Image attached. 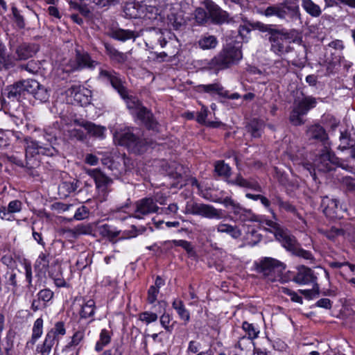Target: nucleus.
Masks as SVG:
<instances>
[{
    "label": "nucleus",
    "mask_w": 355,
    "mask_h": 355,
    "mask_svg": "<svg viewBox=\"0 0 355 355\" xmlns=\"http://www.w3.org/2000/svg\"><path fill=\"white\" fill-rule=\"evenodd\" d=\"M243 58L242 51L239 47L228 44L217 55L206 62V68L217 74L220 71L237 64Z\"/></svg>",
    "instance_id": "obj_1"
},
{
    "label": "nucleus",
    "mask_w": 355,
    "mask_h": 355,
    "mask_svg": "<svg viewBox=\"0 0 355 355\" xmlns=\"http://www.w3.org/2000/svg\"><path fill=\"white\" fill-rule=\"evenodd\" d=\"M338 164V159L331 150L330 143L326 142L313 159V164L305 162L303 164V167L309 171L315 179V170L325 173L333 170Z\"/></svg>",
    "instance_id": "obj_2"
},
{
    "label": "nucleus",
    "mask_w": 355,
    "mask_h": 355,
    "mask_svg": "<svg viewBox=\"0 0 355 355\" xmlns=\"http://www.w3.org/2000/svg\"><path fill=\"white\" fill-rule=\"evenodd\" d=\"M285 268L284 263L271 257H264L256 263L257 271L271 282H282Z\"/></svg>",
    "instance_id": "obj_3"
},
{
    "label": "nucleus",
    "mask_w": 355,
    "mask_h": 355,
    "mask_svg": "<svg viewBox=\"0 0 355 355\" xmlns=\"http://www.w3.org/2000/svg\"><path fill=\"white\" fill-rule=\"evenodd\" d=\"M119 144L124 146L135 154H141L147 149V141L139 135L138 129L128 128L118 135Z\"/></svg>",
    "instance_id": "obj_4"
},
{
    "label": "nucleus",
    "mask_w": 355,
    "mask_h": 355,
    "mask_svg": "<svg viewBox=\"0 0 355 355\" xmlns=\"http://www.w3.org/2000/svg\"><path fill=\"white\" fill-rule=\"evenodd\" d=\"M262 13L266 17L275 16L286 21H295L300 18L299 7L287 1L268 6Z\"/></svg>",
    "instance_id": "obj_5"
},
{
    "label": "nucleus",
    "mask_w": 355,
    "mask_h": 355,
    "mask_svg": "<svg viewBox=\"0 0 355 355\" xmlns=\"http://www.w3.org/2000/svg\"><path fill=\"white\" fill-rule=\"evenodd\" d=\"M125 101L127 107L132 110L138 119H139L148 129L155 130L157 129L158 123L154 118L152 112L146 107L141 105L140 102L133 97H130L127 93V97L122 98Z\"/></svg>",
    "instance_id": "obj_6"
},
{
    "label": "nucleus",
    "mask_w": 355,
    "mask_h": 355,
    "mask_svg": "<svg viewBox=\"0 0 355 355\" xmlns=\"http://www.w3.org/2000/svg\"><path fill=\"white\" fill-rule=\"evenodd\" d=\"M18 38L12 35L9 37L8 46L12 52L10 58L13 61V67L17 61L26 60L32 58L37 51V47L33 44L22 43L17 45Z\"/></svg>",
    "instance_id": "obj_7"
},
{
    "label": "nucleus",
    "mask_w": 355,
    "mask_h": 355,
    "mask_svg": "<svg viewBox=\"0 0 355 355\" xmlns=\"http://www.w3.org/2000/svg\"><path fill=\"white\" fill-rule=\"evenodd\" d=\"M215 202L223 205L226 209H230V212L234 215V221L245 223L257 220V216L251 209L243 207L231 197L227 196L224 198H219Z\"/></svg>",
    "instance_id": "obj_8"
},
{
    "label": "nucleus",
    "mask_w": 355,
    "mask_h": 355,
    "mask_svg": "<svg viewBox=\"0 0 355 355\" xmlns=\"http://www.w3.org/2000/svg\"><path fill=\"white\" fill-rule=\"evenodd\" d=\"M275 236L277 239L282 243V246L293 254L306 260L313 259L311 252L302 249L295 236L282 230L277 232Z\"/></svg>",
    "instance_id": "obj_9"
},
{
    "label": "nucleus",
    "mask_w": 355,
    "mask_h": 355,
    "mask_svg": "<svg viewBox=\"0 0 355 355\" xmlns=\"http://www.w3.org/2000/svg\"><path fill=\"white\" fill-rule=\"evenodd\" d=\"M185 209L187 214L198 215L209 219L220 220L225 217L223 210L216 209L208 204L187 202Z\"/></svg>",
    "instance_id": "obj_10"
},
{
    "label": "nucleus",
    "mask_w": 355,
    "mask_h": 355,
    "mask_svg": "<svg viewBox=\"0 0 355 355\" xmlns=\"http://www.w3.org/2000/svg\"><path fill=\"white\" fill-rule=\"evenodd\" d=\"M98 80L110 83L121 98L127 97V89L120 74L112 69H99Z\"/></svg>",
    "instance_id": "obj_11"
},
{
    "label": "nucleus",
    "mask_w": 355,
    "mask_h": 355,
    "mask_svg": "<svg viewBox=\"0 0 355 355\" xmlns=\"http://www.w3.org/2000/svg\"><path fill=\"white\" fill-rule=\"evenodd\" d=\"M26 143V157L28 156L34 157L36 155H44L46 156H53L58 153L55 146H45L42 141H35L30 137L24 139Z\"/></svg>",
    "instance_id": "obj_12"
},
{
    "label": "nucleus",
    "mask_w": 355,
    "mask_h": 355,
    "mask_svg": "<svg viewBox=\"0 0 355 355\" xmlns=\"http://www.w3.org/2000/svg\"><path fill=\"white\" fill-rule=\"evenodd\" d=\"M76 56L73 60L69 62L68 66L70 68L69 71H81L85 69H94L98 64L94 60H92L87 52L76 51Z\"/></svg>",
    "instance_id": "obj_13"
},
{
    "label": "nucleus",
    "mask_w": 355,
    "mask_h": 355,
    "mask_svg": "<svg viewBox=\"0 0 355 355\" xmlns=\"http://www.w3.org/2000/svg\"><path fill=\"white\" fill-rule=\"evenodd\" d=\"M288 38V34L282 30L277 29L273 32V34L268 37L270 43V51L279 56L289 52L290 46L286 44V40Z\"/></svg>",
    "instance_id": "obj_14"
},
{
    "label": "nucleus",
    "mask_w": 355,
    "mask_h": 355,
    "mask_svg": "<svg viewBox=\"0 0 355 355\" xmlns=\"http://www.w3.org/2000/svg\"><path fill=\"white\" fill-rule=\"evenodd\" d=\"M159 207L155 204L150 197H146L135 202V209L132 216L137 219H141L144 216L157 213Z\"/></svg>",
    "instance_id": "obj_15"
},
{
    "label": "nucleus",
    "mask_w": 355,
    "mask_h": 355,
    "mask_svg": "<svg viewBox=\"0 0 355 355\" xmlns=\"http://www.w3.org/2000/svg\"><path fill=\"white\" fill-rule=\"evenodd\" d=\"M86 173L94 179L98 192L103 196H106L110 191V187L113 182L112 179L98 168L87 169Z\"/></svg>",
    "instance_id": "obj_16"
},
{
    "label": "nucleus",
    "mask_w": 355,
    "mask_h": 355,
    "mask_svg": "<svg viewBox=\"0 0 355 355\" xmlns=\"http://www.w3.org/2000/svg\"><path fill=\"white\" fill-rule=\"evenodd\" d=\"M205 7L209 12V19L215 24H222L228 21V13L222 10L212 1L207 0L205 3Z\"/></svg>",
    "instance_id": "obj_17"
},
{
    "label": "nucleus",
    "mask_w": 355,
    "mask_h": 355,
    "mask_svg": "<svg viewBox=\"0 0 355 355\" xmlns=\"http://www.w3.org/2000/svg\"><path fill=\"white\" fill-rule=\"evenodd\" d=\"M321 207L324 214L331 218L340 217V214L342 212V207L336 198H330L328 196L323 197Z\"/></svg>",
    "instance_id": "obj_18"
},
{
    "label": "nucleus",
    "mask_w": 355,
    "mask_h": 355,
    "mask_svg": "<svg viewBox=\"0 0 355 355\" xmlns=\"http://www.w3.org/2000/svg\"><path fill=\"white\" fill-rule=\"evenodd\" d=\"M317 277L313 271L308 267L302 266L297 268L296 275L293 277V281L300 285L316 284Z\"/></svg>",
    "instance_id": "obj_19"
},
{
    "label": "nucleus",
    "mask_w": 355,
    "mask_h": 355,
    "mask_svg": "<svg viewBox=\"0 0 355 355\" xmlns=\"http://www.w3.org/2000/svg\"><path fill=\"white\" fill-rule=\"evenodd\" d=\"M23 207V203L21 200H13L10 201L8 206H1L0 207V218L3 220L12 221L15 220L14 214L19 213Z\"/></svg>",
    "instance_id": "obj_20"
},
{
    "label": "nucleus",
    "mask_w": 355,
    "mask_h": 355,
    "mask_svg": "<svg viewBox=\"0 0 355 355\" xmlns=\"http://www.w3.org/2000/svg\"><path fill=\"white\" fill-rule=\"evenodd\" d=\"M74 123L80 127L83 128L87 131V134L92 137L100 139H103L105 137V132L106 131V128L104 126L96 125L92 122L87 121H80L78 120H75Z\"/></svg>",
    "instance_id": "obj_21"
},
{
    "label": "nucleus",
    "mask_w": 355,
    "mask_h": 355,
    "mask_svg": "<svg viewBox=\"0 0 355 355\" xmlns=\"http://www.w3.org/2000/svg\"><path fill=\"white\" fill-rule=\"evenodd\" d=\"M307 135L310 138L319 140L322 146H324V143L329 142L324 129L320 125H311L307 130Z\"/></svg>",
    "instance_id": "obj_22"
},
{
    "label": "nucleus",
    "mask_w": 355,
    "mask_h": 355,
    "mask_svg": "<svg viewBox=\"0 0 355 355\" xmlns=\"http://www.w3.org/2000/svg\"><path fill=\"white\" fill-rule=\"evenodd\" d=\"M316 103L317 101L315 98L312 96H305L301 100H295L294 105L297 107L302 114L305 115L311 109L315 107Z\"/></svg>",
    "instance_id": "obj_23"
},
{
    "label": "nucleus",
    "mask_w": 355,
    "mask_h": 355,
    "mask_svg": "<svg viewBox=\"0 0 355 355\" xmlns=\"http://www.w3.org/2000/svg\"><path fill=\"white\" fill-rule=\"evenodd\" d=\"M216 230L218 232L229 234L232 238L234 239H237L241 236V231L236 225H232L228 223H220L217 225Z\"/></svg>",
    "instance_id": "obj_24"
},
{
    "label": "nucleus",
    "mask_w": 355,
    "mask_h": 355,
    "mask_svg": "<svg viewBox=\"0 0 355 355\" xmlns=\"http://www.w3.org/2000/svg\"><path fill=\"white\" fill-rule=\"evenodd\" d=\"M43 323L44 321L42 318H39L35 321L32 329L31 338L26 343L27 347H33L42 336L43 334Z\"/></svg>",
    "instance_id": "obj_25"
},
{
    "label": "nucleus",
    "mask_w": 355,
    "mask_h": 355,
    "mask_svg": "<svg viewBox=\"0 0 355 355\" xmlns=\"http://www.w3.org/2000/svg\"><path fill=\"white\" fill-rule=\"evenodd\" d=\"M104 45L106 53L112 62L118 64H123L126 61L127 56L125 53L119 51L117 49L107 43H105Z\"/></svg>",
    "instance_id": "obj_26"
},
{
    "label": "nucleus",
    "mask_w": 355,
    "mask_h": 355,
    "mask_svg": "<svg viewBox=\"0 0 355 355\" xmlns=\"http://www.w3.org/2000/svg\"><path fill=\"white\" fill-rule=\"evenodd\" d=\"M80 184V181L76 180H73L72 182H63L58 187L59 193L64 197H67L70 193L75 192Z\"/></svg>",
    "instance_id": "obj_27"
},
{
    "label": "nucleus",
    "mask_w": 355,
    "mask_h": 355,
    "mask_svg": "<svg viewBox=\"0 0 355 355\" xmlns=\"http://www.w3.org/2000/svg\"><path fill=\"white\" fill-rule=\"evenodd\" d=\"M98 233L103 237L112 240L117 237L121 231L108 224H103L98 227Z\"/></svg>",
    "instance_id": "obj_28"
},
{
    "label": "nucleus",
    "mask_w": 355,
    "mask_h": 355,
    "mask_svg": "<svg viewBox=\"0 0 355 355\" xmlns=\"http://www.w3.org/2000/svg\"><path fill=\"white\" fill-rule=\"evenodd\" d=\"M200 88L202 91L209 94H217L221 96H227V91L225 90L223 86L218 83L208 85H201Z\"/></svg>",
    "instance_id": "obj_29"
},
{
    "label": "nucleus",
    "mask_w": 355,
    "mask_h": 355,
    "mask_svg": "<svg viewBox=\"0 0 355 355\" xmlns=\"http://www.w3.org/2000/svg\"><path fill=\"white\" fill-rule=\"evenodd\" d=\"M302 7L311 17H318L322 13L320 7L312 0H302Z\"/></svg>",
    "instance_id": "obj_30"
},
{
    "label": "nucleus",
    "mask_w": 355,
    "mask_h": 355,
    "mask_svg": "<svg viewBox=\"0 0 355 355\" xmlns=\"http://www.w3.org/2000/svg\"><path fill=\"white\" fill-rule=\"evenodd\" d=\"M172 306L176 311L180 319L185 322V324L190 320L189 311L186 309L182 300H175L173 302Z\"/></svg>",
    "instance_id": "obj_31"
},
{
    "label": "nucleus",
    "mask_w": 355,
    "mask_h": 355,
    "mask_svg": "<svg viewBox=\"0 0 355 355\" xmlns=\"http://www.w3.org/2000/svg\"><path fill=\"white\" fill-rule=\"evenodd\" d=\"M111 36L112 38L121 42H125L130 39L135 40L137 37V35L134 31L122 28L113 31Z\"/></svg>",
    "instance_id": "obj_32"
},
{
    "label": "nucleus",
    "mask_w": 355,
    "mask_h": 355,
    "mask_svg": "<svg viewBox=\"0 0 355 355\" xmlns=\"http://www.w3.org/2000/svg\"><path fill=\"white\" fill-rule=\"evenodd\" d=\"M198 45L203 50L213 49L218 45V40L214 35H205L199 40Z\"/></svg>",
    "instance_id": "obj_33"
},
{
    "label": "nucleus",
    "mask_w": 355,
    "mask_h": 355,
    "mask_svg": "<svg viewBox=\"0 0 355 355\" xmlns=\"http://www.w3.org/2000/svg\"><path fill=\"white\" fill-rule=\"evenodd\" d=\"M96 309L95 302L93 300H89L85 302L80 311V316L81 318H89L94 316Z\"/></svg>",
    "instance_id": "obj_34"
},
{
    "label": "nucleus",
    "mask_w": 355,
    "mask_h": 355,
    "mask_svg": "<svg viewBox=\"0 0 355 355\" xmlns=\"http://www.w3.org/2000/svg\"><path fill=\"white\" fill-rule=\"evenodd\" d=\"M51 336H45L44 340L42 345H38L36 347V351L40 355H49L53 346L54 345L55 341L53 340V338L51 337Z\"/></svg>",
    "instance_id": "obj_35"
},
{
    "label": "nucleus",
    "mask_w": 355,
    "mask_h": 355,
    "mask_svg": "<svg viewBox=\"0 0 355 355\" xmlns=\"http://www.w3.org/2000/svg\"><path fill=\"white\" fill-rule=\"evenodd\" d=\"M247 128L252 137L259 138L261 137L263 131V123L261 121L253 119L248 123Z\"/></svg>",
    "instance_id": "obj_36"
},
{
    "label": "nucleus",
    "mask_w": 355,
    "mask_h": 355,
    "mask_svg": "<svg viewBox=\"0 0 355 355\" xmlns=\"http://www.w3.org/2000/svg\"><path fill=\"white\" fill-rule=\"evenodd\" d=\"M7 96L9 98L13 100L16 99L19 101L21 96H24L22 86L21 85V81L17 82L16 83L8 87Z\"/></svg>",
    "instance_id": "obj_37"
},
{
    "label": "nucleus",
    "mask_w": 355,
    "mask_h": 355,
    "mask_svg": "<svg viewBox=\"0 0 355 355\" xmlns=\"http://www.w3.org/2000/svg\"><path fill=\"white\" fill-rule=\"evenodd\" d=\"M6 48L4 44L0 40V65L5 69L13 68V61L10 55L6 54Z\"/></svg>",
    "instance_id": "obj_38"
},
{
    "label": "nucleus",
    "mask_w": 355,
    "mask_h": 355,
    "mask_svg": "<svg viewBox=\"0 0 355 355\" xmlns=\"http://www.w3.org/2000/svg\"><path fill=\"white\" fill-rule=\"evenodd\" d=\"M168 24L174 30H179L184 25V19L181 13H171L168 16Z\"/></svg>",
    "instance_id": "obj_39"
},
{
    "label": "nucleus",
    "mask_w": 355,
    "mask_h": 355,
    "mask_svg": "<svg viewBox=\"0 0 355 355\" xmlns=\"http://www.w3.org/2000/svg\"><path fill=\"white\" fill-rule=\"evenodd\" d=\"M67 232L69 233L73 238H78L81 235L91 234L92 228L88 225L79 224L73 229L68 230Z\"/></svg>",
    "instance_id": "obj_40"
},
{
    "label": "nucleus",
    "mask_w": 355,
    "mask_h": 355,
    "mask_svg": "<svg viewBox=\"0 0 355 355\" xmlns=\"http://www.w3.org/2000/svg\"><path fill=\"white\" fill-rule=\"evenodd\" d=\"M243 329L248 334V337L243 336L241 340H252L259 336V331L255 327L248 322H243L242 324Z\"/></svg>",
    "instance_id": "obj_41"
},
{
    "label": "nucleus",
    "mask_w": 355,
    "mask_h": 355,
    "mask_svg": "<svg viewBox=\"0 0 355 355\" xmlns=\"http://www.w3.org/2000/svg\"><path fill=\"white\" fill-rule=\"evenodd\" d=\"M39 83L33 79L21 80V85L23 88L24 96L26 94L33 95L34 92L39 87Z\"/></svg>",
    "instance_id": "obj_42"
},
{
    "label": "nucleus",
    "mask_w": 355,
    "mask_h": 355,
    "mask_svg": "<svg viewBox=\"0 0 355 355\" xmlns=\"http://www.w3.org/2000/svg\"><path fill=\"white\" fill-rule=\"evenodd\" d=\"M49 266V254L40 253L35 263V268L39 271H46Z\"/></svg>",
    "instance_id": "obj_43"
},
{
    "label": "nucleus",
    "mask_w": 355,
    "mask_h": 355,
    "mask_svg": "<svg viewBox=\"0 0 355 355\" xmlns=\"http://www.w3.org/2000/svg\"><path fill=\"white\" fill-rule=\"evenodd\" d=\"M66 334V329L63 322H58L55 324L53 329L49 331L46 336H51L53 340L56 341L59 336H64Z\"/></svg>",
    "instance_id": "obj_44"
},
{
    "label": "nucleus",
    "mask_w": 355,
    "mask_h": 355,
    "mask_svg": "<svg viewBox=\"0 0 355 355\" xmlns=\"http://www.w3.org/2000/svg\"><path fill=\"white\" fill-rule=\"evenodd\" d=\"M53 296L54 293L49 288L42 289L37 294V297H38L46 306L49 304L52 303Z\"/></svg>",
    "instance_id": "obj_45"
},
{
    "label": "nucleus",
    "mask_w": 355,
    "mask_h": 355,
    "mask_svg": "<svg viewBox=\"0 0 355 355\" xmlns=\"http://www.w3.org/2000/svg\"><path fill=\"white\" fill-rule=\"evenodd\" d=\"M68 135L71 140L84 142L87 139V134L80 128H73L69 129Z\"/></svg>",
    "instance_id": "obj_46"
},
{
    "label": "nucleus",
    "mask_w": 355,
    "mask_h": 355,
    "mask_svg": "<svg viewBox=\"0 0 355 355\" xmlns=\"http://www.w3.org/2000/svg\"><path fill=\"white\" fill-rule=\"evenodd\" d=\"M215 171L220 176L230 177L231 175V168L224 161L216 162Z\"/></svg>",
    "instance_id": "obj_47"
},
{
    "label": "nucleus",
    "mask_w": 355,
    "mask_h": 355,
    "mask_svg": "<svg viewBox=\"0 0 355 355\" xmlns=\"http://www.w3.org/2000/svg\"><path fill=\"white\" fill-rule=\"evenodd\" d=\"M303 114L293 105V108L290 114L289 120L294 125H300L304 123L302 119Z\"/></svg>",
    "instance_id": "obj_48"
},
{
    "label": "nucleus",
    "mask_w": 355,
    "mask_h": 355,
    "mask_svg": "<svg viewBox=\"0 0 355 355\" xmlns=\"http://www.w3.org/2000/svg\"><path fill=\"white\" fill-rule=\"evenodd\" d=\"M15 135L12 130L0 131V148L8 147Z\"/></svg>",
    "instance_id": "obj_49"
},
{
    "label": "nucleus",
    "mask_w": 355,
    "mask_h": 355,
    "mask_svg": "<svg viewBox=\"0 0 355 355\" xmlns=\"http://www.w3.org/2000/svg\"><path fill=\"white\" fill-rule=\"evenodd\" d=\"M43 137L49 142L48 144H44L45 146H54L57 141L56 130L51 128L44 129Z\"/></svg>",
    "instance_id": "obj_50"
},
{
    "label": "nucleus",
    "mask_w": 355,
    "mask_h": 355,
    "mask_svg": "<svg viewBox=\"0 0 355 355\" xmlns=\"http://www.w3.org/2000/svg\"><path fill=\"white\" fill-rule=\"evenodd\" d=\"M195 19L198 24H203L208 21L209 19V12L202 8H198L195 10Z\"/></svg>",
    "instance_id": "obj_51"
},
{
    "label": "nucleus",
    "mask_w": 355,
    "mask_h": 355,
    "mask_svg": "<svg viewBox=\"0 0 355 355\" xmlns=\"http://www.w3.org/2000/svg\"><path fill=\"white\" fill-rule=\"evenodd\" d=\"M34 98L40 102H46L49 97V91L42 85L39 84V87L34 92Z\"/></svg>",
    "instance_id": "obj_52"
},
{
    "label": "nucleus",
    "mask_w": 355,
    "mask_h": 355,
    "mask_svg": "<svg viewBox=\"0 0 355 355\" xmlns=\"http://www.w3.org/2000/svg\"><path fill=\"white\" fill-rule=\"evenodd\" d=\"M321 232L330 240H334L337 236L344 235V230L336 227H332L327 230H321Z\"/></svg>",
    "instance_id": "obj_53"
},
{
    "label": "nucleus",
    "mask_w": 355,
    "mask_h": 355,
    "mask_svg": "<svg viewBox=\"0 0 355 355\" xmlns=\"http://www.w3.org/2000/svg\"><path fill=\"white\" fill-rule=\"evenodd\" d=\"M340 144L338 146V148L342 150L353 146V142L349 139V134L347 132H340Z\"/></svg>",
    "instance_id": "obj_54"
},
{
    "label": "nucleus",
    "mask_w": 355,
    "mask_h": 355,
    "mask_svg": "<svg viewBox=\"0 0 355 355\" xmlns=\"http://www.w3.org/2000/svg\"><path fill=\"white\" fill-rule=\"evenodd\" d=\"M6 284L8 285L12 286V291L13 293H15L18 289L16 273L13 270L10 272H7L6 274Z\"/></svg>",
    "instance_id": "obj_55"
},
{
    "label": "nucleus",
    "mask_w": 355,
    "mask_h": 355,
    "mask_svg": "<svg viewBox=\"0 0 355 355\" xmlns=\"http://www.w3.org/2000/svg\"><path fill=\"white\" fill-rule=\"evenodd\" d=\"M254 27L263 33H266L267 34L266 36L268 37H270V35H272L273 32H275L277 30V28H273L272 25L264 24L261 22L255 23Z\"/></svg>",
    "instance_id": "obj_56"
},
{
    "label": "nucleus",
    "mask_w": 355,
    "mask_h": 355,
    "mask_svg": "<svg viewBox=\"0 0 355 355\" xmlns=\"http://www.w3.org/2000/svg\"><path fill=\"white\" fill-rule=\"evenodd\" d=\"M19 69L21 70H26L32 74H35L38 71L40 67L39 64L36 61L31 60L26 64H21L19 66Z\"/></svg>",
    "instance_id": "obj_57"
},
{
    "label": "nucleus",
    "mask_w": 355,
    "mask_h": 355,
    "mask_svg": "<svg viewBox=\"0 0 355 355\" xmlns=\"http://www.w3.org/2000/svg\"><path fill=\"white\" fill-rule=\"evenodd\" d=\"M139 318L141 321L144 322L146 324H148L151 322H155L157 320L158 316L155 313L144 311L139 314Z\"/></svg>",
    "instance_id": "obj_58"
},
{
    "label": "nucleus",
    "mask_w": 355,
    "mask_h": 355,
    "mask_svg": "<svg viewBox=\"0 0 355 355\" xmlns=\"http://www.w3.org/2000/svg\"><path fill=\"white\" fill-rule=\"evenodd\" d=\"M246 240L248 241V245L254 246L261 240V236L256 230H252L247 233Z\"/></svg>",
    "instance_id": "obj_59"
},
{
    "label": "nucleus",
    "mask_w": 355,
    "mask_h": 355,
    "mask_svg": "<svg viewBox=\"0 0 355 355\" xmlns=\"http://www.w3.org/2000/svg\"><path fill=\"white\" fill-rule=\"evenodd\" d=\"M85 331L84 330H78L73 335L71 341L66 347V349H69L71 346L78 345L84 338Z\"/></svg>",
    "instance_id": "obj_60"
},
{
    "label": "nucleus",
    "mask_w": 355,
    "mask_h": 355,
    "mask_svg": "<svg viewBox=\"0 0 355 355\" xmlns=\"http://www.w3.org/2000/svg\"><path fill=\"white\" fill-rule=\"evenodd\" d=\"M171 318L168 313H163L160 317V324L167 332L171 333L173 329V324L170 325Z\"/></svg>",
    "instance_id": "obj_61"
},
{
    "label": "nucleus",
    "mask_w": 355,
    "mask_h": 355,
    "mask_svg": "<svg viewBox=\"0 0 355 355\" xmlns=\"http://www.w3.org/2000/svg\"><path fill=\"white\" fill-rule=\"evenodd\" d=\"M341 183L348 191L355 192V178L346 176L342 178Z\"/></svg>",
    "instance_id": "obj_62"
},
{
    "label": "nucleus",
    "mask_w": 355,
    "mask_h": 355,
    "mask_svg": "<svg viewBox=\"0 0 355 355\" xmlns=\"http://www.w3.org/2000/svg\"><path fill=\"white\" fill-rule=\"evenodd\" d=\"M12 12L17 26L19 28H24L25 26L24 19V17L20 15L18 9L16 7H12Z\"/></svg>",
    "instance_id": "obj_63"
},
{
    "label": "nucleus",
    "mask_w": 355,
    "mask_h": 355,
    "mask_svg": "<svg viewBox=\"0 0 355 355\" xmlns=\"http://www.w3.org/2000/svg\"><path fill=\"white\" fill-rule=\"evenodd\" d=\"M89 216V209L85 206H81L77 209L73 216L74 219L80 220L85 219Z\"/></svg>",
    "instance_id": "obj_64"
}]
</instances>
